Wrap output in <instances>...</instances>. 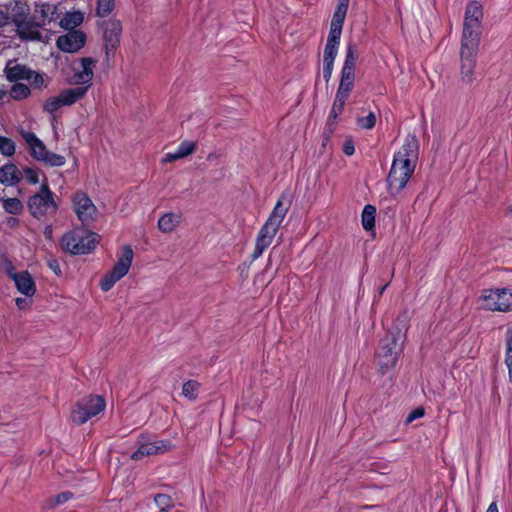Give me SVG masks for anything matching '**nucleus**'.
<instances>
[{"label":"nucleus","instance_id":"1","mask_svg":"<svg viewBox=\"0 0 512 512\" xmlns=\"http://www.w3.org/2000/svg\"><path fill=\"white\" fill-rule=\"evenodd\" d=\"M481 19V5L476 1L470 2L465 10L460 48L461 79L467 84L473 80L476 55L480 44Z\"/></svg>","mask_w":512,"mask_h":512},{"label":"nucleus","instance_id":"2","mask_svg":"<svg viewBox=\"0 0 512 512\" xmlns=\"http://www.w3.org/2000/svg\"><path fill=\"white\" fill-rule=\"evenodd\" d=\"M418 160V143L414 137L407 138L395 153L387 177L388 191L392 196L398 195L407 185L414 173Z\"/></svg>","mask_w":512,"mask_h":512},{"label":"nucleus","instance_id":"3","mask_svg":"<svg viewBox=\"0 0 512 512\" xmlns=\"http://www.w3.org/2000/svg\"><path fill=\"white\" fill-rule=\"evenodd\" d=\"M283 196L277 201L274 209L270 213L268 219L261 227L255 244L253 258H259L263 252L272 244L273 239L279 230L287 212L289 205L283 201Z\"/></svg>","mask_w":512,"mask_h":512},{"label":"nucleus","instance_id":"4","mask_svg":"<svg viewBox=\"0 0 512 512\" xmlns=\"http://www.w3.org/2000/svg\"><path fill=\"white\" fill-rule=\"evenodd\" d=\"M405 334L397 329L395 332H388L380 341L377 349V363L382 373L394 367L403 349Z\"/></svg>","mask_w":512,"mask_h":512},{"label":"nucleus","instance_id":"5","mask_svg":"<svg viewBox=\"0 0 512 512\" xmlns=\"http://www.w3.org/2000/svg\"><path fill=\"white\" fill-rule=\"evenodd\" d=\"M98 243L99 236L96 233L84 230L70 231L61 239L62 248L74 255L90 253Z\"/></svg>","mask_w":512,"mask_h":512},{"label":"nucleus","instance_id":"6","mask_svg":"<svg viewBox=\"0 0 512 512\" xmlns=\"http://www.w3.org/2000/svg\"><path fill=\"white\" fill-rule=\"evenodd\" d=\"M20 135L25 141L31 156L51 167L63 166L66 162L65 157L47 150L44 143L35 135V133L21 130Z\"/></svg>","mask_w":512,"mask_h":512},{"label":"nucleus","instance_id":"7","mask_svg":"<svg viewBox=\"0 0 512 512\" xmlns=\"http://www.w3.org/2000/svg\"><path fill=\"white\" fill-rule=\"evenodd\" d=\"M134 253L130 246L126 245L117 254V262L112 270L107 273L100 282L103 291H109L117 281L122 279L129 271Z\"/></svg>","mask_w":512,"mask_h":512},{"label":"nucleus","instance_id":"8","mask_svg":"<svg viewBox=\"0 0 512 512\" xmlns=\"http://www.w3.org/2000/svg\"><path fill=\"white\" fill-rule=\"evenodd\" d=\"M481 308L490 311L506 312L512 310V289H487L478 299Z\"/></svg>","mask_w":512,"mask_h":512},{"label":"nucleus","instance_id":"9","mask_svg":"<svg viewBox=\"0 0 512 512\" xmlns=\"http://www.w3.org/2000/svg\"><path fill=\"white\" fill-rule=\"evenodd\" d=\"M105 401L100 396L90 395L82 398L71 411V419L81 425L98 415L105 409Z\"/></svg>","mask_w":512,"mask_h":512},{"label":"nucleus","instance_id":"10","mask_svg":"<svg viewBox=\"0 0 512 512\" xmlns=\"http://www.w3.org/2000/svg\"><path fill=\"white\" fill-rule=\"evenodd\" d=\"M28 208L31 214L37 218L55 213L57 207L46 183L42 185L39 193L29 199Z\"/></svg>","mask_w":512,"mask_h":512},{"label":"nucleus","instance_id":"11","mask_svg":"<svg viewBox=\"0 0 512 512\" xmlns=\"http://www.w3.org/2000/svg\"><path fill=\"white\" fill-rule=\"evenodd\" d=\"M6 76L9 81L27 80L32 86L39 88L44 83L41 74L28 69L25 65L17 63L16 60H10L5 67Z\"/></svg>","mask_w":512,"mask_h":512},{"label":"nucleus","instance_id":"12","mask_svg":"<svg viewBox=\"0 0 512 512\" xmlns=\"http://www.w3.org/2000/svg\"><path fill=\"white\" fill-rule=\"evenodd\" d=\"M73 206L78 219L84 225L91 223L96 218L97 208L85 193L78 191L74 194Z\"/></svg>","mask_w":512,"mask_h":512},{"label":"nucleus","instance_id":"13","mask_svg":"<svg viewBox=\"0 0 512 512\" xmlns=\"http://www.w3.org/2000/svg\"><path fill=\"white\" fill-rule=\"evenodd\" d=\"M96 60L91 57L81 58L78 65L74 66V75L71 83L76 85H90L94 76Z\"/></svg>","mask_w":512,"mask_h":512},{"label":"nucleus","instance_id":"14","mask_svg":"<svg viewBox=\"0 0 512 512\" xmlns=\"http://www.w3.org/2000/svg\"><path fill=\"white\" fill-rule=\"evenodd\" d=\"M86 41V36L80 30H72L65 35H61L57 39V47L68 53H74L80 50Z\"/></svg>","mask_w":512,"mask_h":512},{"label":"nucleus","instance_id":"15","mask_svg":"<svg viewBox=\"0 0 512 512\" xmlns=\"http://www.w3.org/2000/svg\"><path fill=\"white\" fill-rule=\"evenodd\" d=\"M172 449V444L167 440H154L143 442L139 448L132 454L133 460H141L145 456L163 454Z\"/></svg>","mask_w":512,"mask_h":512},{"label":"nucleus","instance_id":"16","mask_svg":"<svg viewBox=\"0 0 512 512\" xmlns=\"http://www.w3.org/2000/svg\"><path fill=\"white\" fill-rule=\"evenodd\" d=\"M9 276L14 281L18 291L28 297L33 296L36 291V285L33 278L27 271L9 272Z\"/></svg>","mask_w":512,"mask_h":512},{"label":"nucleus","instance_id":"17","mask_svg":"<svg viewBox=\"0 0 512 512\" xmlns=\"http://www.w3.org/2000/svg\"><path fill=\"white\" fill-rule=\"evenodd\" d=\"M121 25L118 21H111L106 24L104 31V39L107 54L116 49L120 42Z\"/></svg>","mask_w":512,"mask_h":512},{"label":"nucleus","instance_id":"18","mask_svg":"<svg viewBox=\"0 0 512 512\" xmlns=\"http://www.w3.org/2000/svg\"><path fill=\"white\" fill-rule=\"evenodd\" d=\"M35 18L39 20L37 26L55 21L58 18L57 6L50 3L37 5L35 8Z\"/></svg>","mask_w":512,"mask_h":512},{"label":"nucleus","instance_id":"19","mask_svg":"<svg viewBox=\"0 0 512 512\" xmlns=\"http://www.w3.org/2000/svg\"><path fill=\"white\" fill-rule=\"evenodd\" d=\"M339 45L326 43L323 54V77L329 81L334 68V61L338 54Z\"/></svg>","mask_w":512,"mask_h":512},{"label":"nucleus","instance_id":"20","mask_svg":"<svg viewBox=\"0 0 512 512\" xmlns=\"http://www.w3.org/2000/svg\"><path fill=\"white\" fill-rule=\"evenodd\" d=\"M195 149H196V146H195L194 142L184 141L178 146V148L176 149L175 152L167 153L162 158L161 161H162V163H170V162L180 160V159L192 154L195 151Z\"/></svg>","mask_w":512,"mask_h":512},{"label":"nucleus","instance_id":"21","mask_svg":"<svg viewBox=\"0 0 512 512\" xmlns=\"http://www.w3.org/2000/svg\"><path fill=\"white\" fill-rule=\"evenodd\" d=\"M22 179V172L14 164H5L0 168V182L7 185L18 183Z\"/></svg>","mask_w":512,"mask_h":512},{"label":"nucleus","instance_id":"22","mask_svg":"<svg viewBox=\"0 0 512 512\" xmlns=\"http://www.w3.org/2000/svg\"><path fill=\"white\" fill-rule=\"evenodd\" d=\"M89 86L67 88L60 92L62 100L66 106H71L82 99L88 91Z\"/></svg>","mask_w":512,"mask_h":512},{"label":"nucleus","instance_id":"23","mask_svg":"<svg viewBox=\"0 0 512 512\" xmlns=\"http://www.w3.org/2000/svg\"><path fill=\"white\" fill-rule=\"evenodd\" d=\"M181 215L177 213H166L160 217L158 227L163 233H171L181 222Z\"/></svg>","mask_w":512,"mask_h":512},{"label":"nucleus","instance_id":"24","mask_svg":"<svg viewBox=\"0 0 512 512\" xmlns=\"http://www.w3.org/2000/svg\"><path fill=\"white\" fill-rule=\"evenodd\" d=\"M359 49L355 42H349L345 50V58L343 68L356 70L357 61L359 59Z\"/></svg>","mask_w":512,"mask_h":512},{"label":"nucleus","instance_id":"25","mask_svg":"<svg viewBox=\"0 0 512 512\" xmlns=\"http://www.w3.org/2000/svg\"><path fill=\"white\" fill-rule=\"evenodd\" d=\"M83 22V14L79 11L68 12L64 15V17L60 20L59 26L72 30L75 27L79 26Z\"/></svg>","mask_w":512,"mask_h":512},{"label":"nucleus","instance_id":"26","mask_svg":"<svg viewBox=\"0 0 512 512\" xmlns=\"http://www.w3.org/2000/svg\"><path fill=\"white\" fill-rule=\"evenodd\" d=\"M355 81V70L352 69H341V78L338 90L350 93L354 87Z\"/></svg>","mask_w":512,"mask_h":512},{"label":"nucleus","instance_id":"27","mask_svg":"<svg viewBox=\"0 0 512 512\" xmlns=\"http://www.w3.org/2000/svg\"><path fill=\"white\" fill-rule=\"evenodd\" d=\"M349 0H338L336 9L334 11L331 25H338L343 27V23L347 14Z\"/></svg>","mask_w":512,"mask_h":512},{"label":"nucleus","instance_id":"28","mask_svg":"<svg viewBox=\"0 0 512 512\" xmlns=\"http://www.w3.org/2000/svg\"><path fill=\"white\" fill-rule=\"evenodd\" d=\"M17 31L21 38L29 40L40 39V32L35 25H30L29 23H18Z\"/></svg>","mask_w":512,"mask_h":512},{"label":"nucleus","instance_id":"29","mask_svg":"<svg viewBox=\"0 0 512 512\" xmlns=\"http://www.w3.org/2000/svg\"><path fill=\"white\" fill-rule=\"evenodd\" d=\"M376 209L372 205H366L362 212V226L366 231H370L375 226Z\"/></svg>","mask_w":512,"mask_h":512},{"label":"nucleus","instance_id":"30","mask_svg":"<svg viewBox=\"0 0 512 512\" xmlns=\"http://www.w3.org/2000/svg\"><path fill=\"white\" fill-rule=\"evenodd\" d=\"M3 208L9 214L17 215L23 210V204L18 198L9 197L2 200Z\"/></svg>","mask_w":512,"mask_h":512},{"label":"nucleus","instance_id":"31","mask_svg":"<svg viewBox=\"0 0 512 512\" xmlns=\"http://www.w3.org/2000/svg\"><path fill=\"white\" fill-rule=\"evenodd\" d=\"M349 95H350V93H348V92L337 90L336 97H335V100H334V103H333V106L331 109V114L334 117H337V115L342 112Z\"/></svg>","mask_w":512,"mask_h":512},{"label":"nucleus","instance_id":"32","mask_svg":"<svg viewBox=\"0 0 512 512\" xmlns=\"http://www.w3.org/2000/svg\"><path fill=\"white\" fill-rule=\"evenodd\" d=\"M66 106L62 100L60 93L56 96L49 97L44 103V110L50 114L55 113L62 107Z\"/></svg>","mask_w":512,"mask_h":512},{"label":"nucleus","instance_id":"33","mask_svg":"<svg viewBox=\"0 0 512 512\" xmlns=\"http://www.w3.org/2000/svg\"><path fill=\"white\" fill-rule=\"evenodd\" d=\"M356 124L359 129H372L376 124V115L373 112H368L366 115H359L356 118Z\"/></svg>","mask_w":512,"mask_h":512},{"label":"nucleus","instance_id":"34","mask_svg":"<svg viewBox=\"0 0 512 512\" xmlns=\"http://www.w3.org/2000/svg\"><path fill=\"white\" fill-rule=\"evenodd\" d=\"M15 151V142L8 137L0 136V154L11 157L15 154Z\"/></svg>","mask_w":512,"mask_h":512},{"label":"nucleus","instance_id":"35","mask_svg":"<svg viewBox=\"0 0 512 512\" xmlns=\"http://www.w3.org/2000/svg\"><path fill=\"white\" fill-rule=\"evenodd\" d=\"M29 95V87L21 83L14 84L10 91V96L15 100L27 98Z\"/></svg>","mask_w":512,"mask_h":512},{"label":"nucleus","instance_id":"36","mask_svg":"<svg viewBox=\"0 0 512 512\" xmlns=\"http://www.w3.org/2000/svg\"><path fill=\"white\" fill-rule=\"evenodd\" d=\"M199 389V383L193 380L184 383L182 388V394L190 400H194L197 397Z\"/></svg>","mask_w":512,"mask_h":512},{"label":"nucleus","instance_id":"37","mask_svg":"<svg viewBox=\"0 0 512 512\" xmlns=\"http://www.w3.org/2000/svg\"><path fill=\"white\" fill-rule=\"evenodd\" d=\"M114 8V0H98L97 1V15L105 17L112 12Z\"/></svg>","mask_w":512,"mask_h":512},{"label":"nucleus","instance_id":"38","mask_svg":"<svg viewBox=\"0 0 512 512\" xmlns=\"http://www.w3.org/2000/svg\"><path fill=\"white\" fill-rule=\"evenodd\" d=\"M73 493L69 492V491H66V492H62L54 497H51L49 500H48V505L50 507H56L58 505H62L66 502H68L69 500H71L73 498Z\"/></svg>","mask_w":512,"mask_h":512},{"label":"nucleus","instance_id":"39","mask_svg":"<svg viewBox=\"0 0 512 512\" xmlns=\"http://www.w3.org/2000/svg\"><path fill=\"white\" fill-rule=\"evenodd\" d=\"M341 34L342 26L330 24V31L326 43L340 45Z\"/></svg>","mask_w":512,"mask_h":512},{"label":"nucleus","instance_id":"40","mask_svg":"<svg viewBox=\"0 0 512 512\" xmlns=\"http://www.w3.org/2000/svg\"><path fill=\"white\" fill-rule=\"evenodd\" d=\"M505 363L509 371V379L512 382V334L509 333L507 337V348H506V357Z\"/></svg>","mask_w":512,"mask_h":512},{"label":"nucleus","instance_id":"41","mask_svg":"<svg viewBox=\"0 0 512 512\" xmlns=\"http://www.w3.org/2000/svg\"><path fill=\"white\" fill-rule=\"evenodd\" d=\"M154 501L156 505L162 510H166L167 508L172 506V500L168 495L158 494L155 496Z\"/></svg>","mask_w":512,"mask_h":512},{"label":"nucleus","instance_id":"42","mask_svg":"<svg viewBox=\"0 0 512 512\" xmlns=\"http://www.w3.org/2000/svg\"><path fill=\"white\" fill-rule=\"evenodd\" d=\"M22 178H24L27 182L31 184H36L39 182L38 172L35 169L26 167L22 172Z\"/></svg>","mask_w":512,"mask_h":512},{"label":"nucleus","instance_id":"43","mask_svg":"<svg viewBox=\"0 0 512 512\" xmlns=\"http://www.w3.org/2000/svg\"><path fill=\"white\" fill-rule=\"evenodd\" d=\"M424 409L419 407V408H416L414 409L408 416H407V419H406V423H411L413 422L414 420L418 419V418H421L424 416Z\"/></svg>","mask_w":512,"mask_h":512},{"label":"nucleus","instance_id":"44","mask_svg":"<svg viewBox=\"0 0 512 512\" xmlns=\"http://www.w3.org/2000/svg\"><path fill=\"white\" fill-rule=\"evenodd\" d=\"M343 152L347 155V156H351L354 154L355 152V148H354V144L351 140H346L344 145H343Z\"/></svg>","mask_w":512,"mask_h":512},{"label":"nucleus","instance_id":"45","mask_svg":"<svg viewBox=\"0 0 512 512\" xmlns=\"http://www.w3.org/2000/svg\"><path fill=\"white\" fill-rule=\"evenodd\" d=\"M48 266L50 269H52L57 275L61 274V269H60V266L58 264V262L56 260H49L48 261Z\"/></svg>","mask_w":512,"mask_h":512},{"label":"nucleus","instance_id":"46","mask_svg":"<svg viewBox=\"0 0 512 512\" xmlns=\"http://www.w3.org/2000/svg\"><path fill=\"white\" fill-rule=\"evenodd\" d=\"M16 305L20 309H23V308H25L28 305V301L26 299H24V298H17L16 299Z\"/></svg>","mask_w":512,"mask_h":512},{"label":"nucleus","instance_id":"47","mask_svg":"<svg viewBox=\"0 0 512 512\" xmlns=\"http://www.w3.org/2000/svg\"><path fill=\"white\" fill-rule=\"evenodd\" d=\"M7 19L8 18H7V15L5 14V12L0 9V27L6 24Z\"/></svg>","mask_w":512,"mask_h":512},{"label":"nucleus","instance_id":"48","mask_svg":"<svg viewBox=\"0 0 512 512\" xmlns=\"http://www.w3.org/2000/svg\"><path fill=\"white\" fill-rule=\"evenodd\" d=\"M486 512H499L496 502H492Z\"/></svg>","mask_w":512,"mask_h":512},{"label":"nucleus","instance_id":"49","mask_svg":"<svg viewBox=\"0 0 512 512\" xmlns=\"http://www.w3.org/2000/svg\"><path fill=\"white\" fill-rule=\"evenodd\" d=\"M7 95V91L3 88H0V100H3Z\"/></svg>","mask_w":512,"mask_h":512},{"label":"nucleus","instance_id":"50","mask_svg":"<svg viewBox=\"0 0 512 512\" xmlns=\"http://www.w3.org/2000/svg\"><path fill=\"white\" fill-rule=\"evenodd\" d=\"M45 233H46L47 236H50L51 235V229H47Z\"/></svg>","mask_w":512,"mask_h":512},{"label":"nucleus","instance_id":"51","mask_svg":"<svg viewBox=\"0 0 512 512\" xmlns=\"http://www.w3.org/2000/svg\"><path fill=\"white\" fill-rule=\"evenodd\" d=\"M386 287H387V285H384V286L381 288V290H380V294H382V293L384 292V290H385V288H386Z\"/></svg>","mask_w":512,"mask_h":512},{"label":"nucleus","instance_id":"52","mask_svg":"<svg viewBox=\"0 0 512 512\" xmlns=\"http://www.w3.org/2000/svg\"><path fill=\"white\" fill-rule=\"evenodd\" d=\"M510 215H511V217H512V205H511V209H510Z\"/></svg>","mask_w":512,"mask_h":512}]
</instances>
